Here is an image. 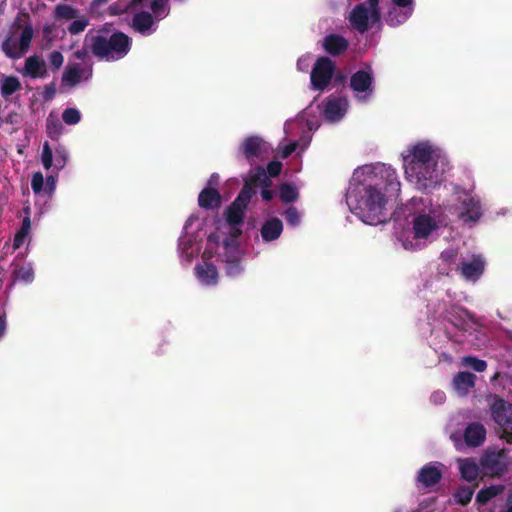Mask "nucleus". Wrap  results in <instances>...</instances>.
I'll use <instances>...</instances> for the list:
<instances>
[{
  "label": "nucleus",
  "mask_w": 512,
  "mask_h": 512,
  "mask_svg": "<svg viewBox=\"0 0 512 512\" xmlns=\"http://www.w3.org/2000/svg\"><path fill=\"white\" fill-rule=\"evenodd\" d=\"M381 179L385 182L375 185H367L364 188V195L358 201L356 213L359 218L369 225H378L387 221L385 214L386 194H395L400 191V182L397 174L390 166L382 165L378 172Z\"/></svg>",
  "instance_id": "f257e3e1"
},
{
  "label": "nucleus",
  "mask_w": 512,
  "mask_h": 512,
  "mask_svg": "<svg viewBox=\"0 0 512 512\" xmlns=\"http://www.w3.org/2000/svg\"><path fill=\"white\" fill-rule=\"evenodd\" d=\"M434 154L435 150L429 143L421 142L416 144L411 149V154L405 158L406 175L425 189L435 186L441 179Z\"/></svg>",
  "instance_id": "f03ea898"
},
{
  "label": "nucleus",
  "mask_w": 512,
  "mask_h": 512,
  "mask_svg": "<svg viewBox=\"0 0 512 512\" xmlns=\"http://www.w3.org/2000/svg\"><path fill=\"white\" fill-rule=\"evenodd\" d=\"M132 39L122 31L111 35L100 31L90 38V51L100 60L116 61L125 57L131 50Z\"/></svg>",
  "instance_id": "7ed1b4c3"
},
{
  "label": "nucleus",
  "mask_w": 512,
  "mask_h": 512,
  "mask_svg": "<svg viewBox=\"0 0 512 512\" xmlns=\"http://www.w3.org/2000/svg\"><path fill=\"white\" fill-rule=\"evenodd\" d=\"M335 69L336 65L329 57H319L310 74V83L313 90L324 91L329 86Z\"/></svg>",
  "instance_id": "20e7f679"
},
{
  "label": "nucleus",
  "mask_w": 512,
  "mask_h": 512,
  "mask_svg": "<svg viewBox=\"0 0 512 512\" xmlns=\"http://www.w3.org/2000/svg\"><path fill=\"white\" fill-rule=\"evenodd\" d=\"M491 415L502 429L501 438L512 443V404L501 398L495 399L491 405Z\"/></svg>",
  "instance_id": "39448f33"
},
{
  "label": "nucleus",
  "mask_w": 512,
  "mask_h": 512,
  "mask_svg": "<svg viewBox=\"0 0 512 512\" xmlns=\"http://www.w3.org/2000/svg\"><path fill=\"white\" fill-rule=\"evenodd\" d=\"M247 188L241 189L235 200L226 210V221L230 226H241L250 199Z\"/></svg>",
  "instance_id": "423d86ee"
},
{
  "label": "nucleus",
  "mask_w": 512,
  "mask_h": 512,
  "mask_svg": "<svg viewBox=\"0 0 512 512\" xmlns=\"http://www.w3.org/2000/svg\"><path fill=\"white\" fill-rule=\"evenodd\" d=\"M348 20L356 31L361 34L365 33L370 27V6L367 7L364 3L357 4L350 12Z\"/></svg>",
  "instance_id": "0eeeda50"
},
{
  "label": "nucleus",
  "mask_w": 512,
  "mask_h": 512,
  "mask_svg": "<svg viewBox=\"0 0 512 512\" xmlns=\"http://www.w3.org/2000/svg\"><path fill=\"white\" fill-rule=\"evenodd\" d=\"M271 187L272 181L267 175L265 169L261 166H257L254 170H251L249 176L244 180V185L241 189L247 188L250 193V199L256 194L255 187Z\"/></svg>",
  "instance_id": "6e6552de"
},
{
  "label": "nucleus",
  "mask_w": 512,
  "mask_h": 512,
  "mask_svg": "<svg viewBox=\"0 0 512 512\" xmlns=\"http://www.w3.org/2000/svg\"><path fill=\"white\" fill-rule=\"evenodd\" d=\"M485 269V261L480 255H473L470 261H462L457 267L463 278L466 280H477Z\"/></svg>",
  "instance_id": "1a4fd4ad"
},
{
  "label": "nucleus",
  "mask_w": 512,
  "mask_h": 512,
  "mask_svg": "<svg viewBox=\"0 0 512 512\" xmlns=\"http://www.w3.org/2000/svg\"><path fill=\"white\" fill-rule=\"evenodd\" d=\"M437 228L436 220L428 214H419L413 220L414 237L417 239L427 238Z\"/></svg>",
  "instance_id": "9d476101"
},
{
  "label": "nucleus",
  "mask_w": 512,
  "mask_h": 512,
  "mask_svg": "<svg viewBox=\"0 0 512 512\" xmlns=\"http://www.w3.org/2000/svg\"><path fill=\"white\" fill-rule=\"evenodd\" d=\"M442 479V471L437 463H428L424 465L418 472L417 481L423 487L429 488L438 484Z\"/></svg>",
  "instance_id": "9b49d317"
},
{
  "label": "nucleus",
  "mask_w": 512,
  "mask_h": 512,
  "mask_svg": "<svg viewBox=\"0 0 512 512\" xmlns=\"http://www.w3.org/2000/svg\"><path fill=\"white\" fill-rule=\"evenodd\" d=\"M349 47V41L340 34H329L323 39V48L331 56L344 54Z\"/></svg>",
  "instance_id": "f8f14e48"
},
{
  "label": "nucleus",
  "mask_w": 512,
  "mask_h": 512,
  "mask_svg": "<svg viewBox=\"0 0 512 512\" xmlns=\"http://www.w3.org/2000/svg\"><path fill=\"white\" fill-rule=\"evenodd\" d=\"M22 73L24 76H29L33 79H43L48 76V70L45 61L36 55L30 56L25 60Z\"/></svg>",
  "instance_id": "ddd939ff"
},
{
  "label": "nucleus",
  "mask_w": 512,
  "mask_h": 512,
  "mask_svg": "<svg viewBox=\"0 0 512 512\" xmlns=\"http://www.w3.org/2000/svg\"><path fill=\"white\" fill-rule=\"evenodd\" d=\"M222 197L219 191L213 187L204 188L198 196V204L204 209H217L221 206Z\"/></svg>",
  "instance_id": "4468645a"
},
{
  "label": "nucleus",
  "mask_w": 512,
  "mask_h": 512,
  "mask_svg": "<svg viewBox=\"0 0 512 512\" xmlns=\"http://www.w3.org/2000/svg\"><path fill=\"white\" fill-rule=\"evenodd\" d=\"M373 77L365 70L355 72L350 78V87L356 92H372Z\"/></svg>",
  "instance_id": "2eb2a0df"
},
{
  "label": "nucleus",
  "mask_w": 512,
  "mask_h": 512,
  "mask_svg": "<svg viewBox=\"0 0 512 512\" xmlns=\"http://www.w3.org/2000/svg\"><path fill=\"white\" fill-rule=\"evenodd\" d=\"M463 211L460 218L464 222H477L482 216V208L479 200L470 197L463 201Z\"/></svg>",
  "instance_id": "dca6fc26"
},
{
  "label": "nucleus",
  "mask_w": 512,
  "mask_h": 512,
  "mask_svg": "<svg viewBox=\"0 0 512 512\" xmlns=\"http://www.w3.org/2000/svg\"><path fill=\"white\" fill-rule=\"evenodd\" d=\"M195 273L199 281L207 286L215 285L218 282V270L212 263L205 262L195 267Z\"/></svg>",
  "instance_id": "f3484780"
},
{
  "label": "nucleus",
  "mask_w": 512,
  "mask_h": 512,
  "mask_svg": "<svg viewBox=\"0 0 512 512\" xmlns=\"http://www.w3.org/2000/svg\"><path fill=\"white\" fill-rule=\"evenodd\" d=\"M486 436V430L482 424L472 423L467 426L464 432V439L468 446L477 447L481 445Z\"/></svg>",
  "instance_id": "a211bd4d"
},
{
  "label": "nucleus",
  "mask_w": 512,
  "mask_h": 512,
  "mask_svg": "<svg viewBox=\"0 0 512 512\" xmlns=\"http://www.w3.org/2000/svg\"><path fill=\"white\" fill-rule=\"evenodd\" d=\"M283 231V224L279 218L266 220L261 227V236L264 241L271 242L278 239Z\"/></svg>",
  "instance_id": "6ab92c4d"
},
{
  "label": "nucleus",
  "mask_w": 512,
  "mask_h": 512,
  "mask_svg": "<svg viewBox=\"0 0 512 512\" xmlns=\"http://www.w3.org/2000/svg\"><path fill=\"white\" fill-rule=\"evenodd\" d=\"M262 145L263 140L260 137L249 136L243 141L241 145L242 154L248 161H252L254 158L261 155Z\"/></svg>",
  "instance_id": "aec40b11"
},
{
  "label": "nucleus",
  "mask_w": 512,
  "mask_h": 512,
  "mask_svg": "<svg viewBox=\"0 0 512 512\" xmlns=\"http://www.w3.org/2000/svg\"><path fill=\"white\" fill-rule=\"evenodd\" d=\"M154 24L153 16L146 11L134 14L132 18V27L141 34H147Z\"/></svg>",
  "instance_id": "412c9836"
},
{
  "label": "nucleus",
  "mask_w": 512,
  "mask_h": 512,
  "mask_svg": "<svg viewBox=\"0 0 512 512\" xmlns=\"http://www.w3.org/2000/svg\"><path fill=\"white\" fill-rule=\"evenodd\" d=\"M459 470L461 477L468 481H476L479 477V467L471 458L459 459Z\"/></svg>",
  "instance_id": "4be33fe9"
},
{
  "label": "nucleus",
  "mask_w": 512,
  "mask_h": 512,
  "mask_svg": "<svg viewBox=\"0 0 512 512\" xmlns=\"http://www.w3.org/2000/svg\"><path fill=\"white\" fill-rule=\"evenodd\" d=\"M345 113L342 102L338 98H328L324 107V115L330 121L340 120Z\"/></svg>",
  "instance_id": "5701e85b"
},
{
  "label": "nucleus",
  "mask_w": 512,
  "mask_h": 512,
  "mask_svg": "<svg viewBox=\"0 0 512 512\" xmlns=\"http://www.w3.org/2000/svg\"><path fill=\"white\" fill-rule=\"evenodd\" d=\"M476 376L467 371L458 372L453 378V384L457 391L467 393L475 386Z\"/></svg>",
  "instance_id": "b1692460"
},
{
  "label": "nucleus",
  "mask_w": 512,
  "mask_h": 512,
  "mask_svg": "<svg viewBox=\"0 0 512 512\" xmlns=\"http://www.w3.org/2000/svg\"><path fill=\"white\" fill-rule=\"evenodd\" d=\"M84 71L77 64L66 66L62 74V83L69 87L76 86L81 82Z\"/></svg>",
  "instance_id": "393cba45"
},
{
  "label": "nucleus",
  "mask_w": 512,
  "mask_h": 512,
  "mask_svg": "<svg viewBox=\"0 0 512 512\" xmlns=\"http://www.w3.org/2000/svg\"><path fill=\"white\" fill-rule=\"evenodd\" d=\"M412 13L413 8L401 10L399 7H393L388 12L386 22L389 26L397 27L406 22Z\"/></svg>",
  "instance_id": "a878e982"
},
{
  "label": "nucleus",
  "mask_w": 512,
  "mask_h": 512,
  "mask_svg": "<svg viewBox=\"0 0 512 512\" xmlns=\"http://www.w3.org/2000/svg\"><path fill=\"white\" fill-rule=\"evenodd\" d=\"M24 210L27 215L23 218L21 227L16 232V234L14 236V239H13V249L14 250L19 249L23 245V243H24L25 239L27 238V236L29 235V232L31 229V219L29 216L30 208L26 207Z\"/></svg>",
  "instance_id": "bb28decb"
},
{
  "label": "nucleus",
  "mask_w": 512,
  "mask_h": 512,
  "mask_svg": "<svg viewBox=\"0 0 512 512\" xmlns=\"http://www.w3.org/2000/svg\"><path fill=\"white\" fill-rule=\"evenodd\" d=\"M13 281H23L26 284L32 283L34 280V271L29 264H15L12 271Z\"/></svg>",
  "instance_id": "cd10ccee"
},
{
  "label": "nucleus",
  "mask_w": 512,
  "mask_h": 512,
  "mask_svg": "<svg viewBox=\"0 0 512 512\" xmlns=\"http://www.w3.org/2000/svg\"><path fill=\"white\" fill-rule=\"evenodd\" d=\"M503 490V485H491L487 488H483L476 495V503L479 505H485L490 500L501 494Z\"/></svg>",
  "instance_id": "c85d7f7f"
},
{
  "label": "nucleus",
  "mask_w": 512,
  "mask_h": 512,
  "mask_svg": "<svg viewBox=\"0 0 512 512\" xmlns=\"http://www.w3.org/2000/svg\"><path fill=\"white\" fill-rule=\"evenodd\" d=\"M21 89V83L17 77L4 76L1 84V94L4 97L14 94Z\"/></svg>",
  "instance_id": "c756f323"
},
{
  "label": "nucleus",
  "mask_w": 512,
  "mask_h": 512,
  "mask_svg": "<svg viewBox=\"0 0 512 512\" xmlns=\"http://www.w3.org/2000/svg\"><path fill=\"white\" fill-rule=\"evenodd\" d=\"M474 494V486H460L457 488V490L454 492L453 497L456 501V503L466 506L470 503L472 497Z\"/></svg>",
  "instance_id": "7c9ffc66"
},
{
  "label": "nucleus",
  "mask_w": 512,
  "mask_h": 512,
  "mask_svg": "<svg viewBox=\"0 0 512 512\" xmlns=\"http://www.w3.org/2000/svg\"><path fill=\"white\" fill-rule=\"evenodd\" d=\"M54 16L56 19L72 20L78 18L79 11L67 4H58L55 7Z\"/></svg>",
  "instance_id": "2f4dec72"
},
{
  "label": "nucleus",
  "mask_w": 512,
  "mask_h": 512,
  "mask_svg": "<svg viewBox=\"0 0 512 512\" xmlns=\"http://www.w3.org/2000/svg\"><path fill=\"white\" fill-rule=\"evenodd\" d=\"M279 196L282 202L291 203L298 199V191L296 187L290 183H283L279 188Z\"/></svg>",
  "instance_id": "473e14b6"
},
{
  "label": "nucleus",
  "mask_w": 512,
  "mask_h": 512,
  "mask_svg": "<svg viewBox=\"0 0 512 512\" xmlns=\"http://www.w3.org/2000/svg\"><path fill=\"white\" fill-rule=\"evenodd\" d=\"M462 364L470 367L476 372H483L487 368V362L474 356H465L462 358Z\"/></svg>",
  "instance_id": "72a5a7b5"
},
{
  "label": "nucleus",
  "mask_w": 512,
  "mask_h": 512,
  "mask_svg": "<svg viewBox=\"0 0 512 512\" xmlns=\"http://www.w3.org/2000/svg\"><path fill=\"white\" fill-rule=\"evenodd\" d=\"M225 271L228 276L235 277L241 274L243 268L240 259L234 257L226 260Z\"/></svg>",
  "instance_id": "f704fd0d"
},
{
  "label": "nucleus",
  "mask_w": 512,
  "mask_h": 512,
  "mask_svg": "<svg viewBox=\"0 0 512 512\" xmlns=\"http://www.w3.org/2000/svg\"><path fill=\"white\" fill-rule=\"evenodd\" d=\"M33 38V30L31 27H25L19 38V50L21 53H24L28 50L30 43Z\"/></svg>",
  "instance_id": "c9c22d12"
},
{
  "label": "nucleus",
  "mask_w": 512,
  "mask_h": 512,
  "mask_svg": "<svg viewBox=\"0 0 512 512\" xmlns=\"http://www.w3.org/2000/svg\"><path fill=\"white\" fill-rule=\"evenodd\" d=\"M62 119L67 125H75L81 119V114L76 108H67L62 113Z\"/></svg>",
  "instance_id": "e433bc0d"
},
{
  "label": "nucleus",
  "mask_w": 512,
  "mask_h": 512,
  "mask_svg": "<svg viewBox=\"0 0 512 512\" xmlns=\"http://www.w3.org/2000/svg\"><path fill=\"white\" fill-rule=\"evenodd\" d=\"M88 24L89 21L86 17L75 18V20L69 25L68 32L72 35H77L83 32Z\"/></svg>",
  "instance_id": "4c0bfd02"
},
{
  "label": "nucleus",
  "mask_w": 512,
  "mask_h": 512,
  "mask_svg": "<svg viewBox=\"0 0 512 512\" xmlns=\"http://www.w3.org/2000/svg\"><path fill=\"white\" fill-rule=\"evenodd\" d=\"M500 455L496 453L487 454L483 460L482 465L492 471H499Z\"/></svg>",
  "instance_id": "58836bf2"
},
{
  "label": "nucleus",
  "mask_w": 512,
  "mask_h": 512,
  "mask_svg": "<svg viewBox=\"0 0 512 512\" xmlns=\"http://www.w3.org/2000/svg\"><path fill=\"white\" fill-rule=\"evenodd\" d=\"M41 161H42L43 167L46 170H49L53 165V152H52V149L48 142H45L43 144Z\"/></svg>",
  "instance_id": "ea45409f"
},
{
  "label": "nucleus",
  "mask_w": 512,
  "mask_h": 512,
  "mask_svg": "<svg viewBox=\"0 0 512 512\" xmlns=\"http://www.w3.org/2000/svg\"><path fill=\"white\" fill-rule=\"evenodd\" d=\"M287 223L293 227L300 223V214L296 207L290 206L284 213Z\"/></svg>",
  "instance_id": "a19ab883"
},
{
  "label": "nucleus",
  "mask_w": 512,
  "mask_h": 512,
  "mask_svg": "<svg viewBox=\"0 0 512 512\" xmlns=\"http://www.w3.org/2000/svg\"><path fill=\"white\" fill-rule=\"evenodd\" d=\"M62 130H63V126L58 120L57 121H51V120L47 121V134L51 139L54 140V139L58 138L61 135Z\"/></svg>",
  "instance_id": "79ce46f5"
},
{
  "label": "nucleus",
  "mask_w": 512,
  "mask_h": 512,
  "mask_svg": "<svg viewBox=\"0 0 512 512\" xmlns=\"http://www.w3.org/2000/svg\"><path fill=\"white\" fill-rule=\"evenodd\" d=\"M55 168L60 170L63 169L68 160V154L64 147H59L55 152Z\"/></svg>",
  "instance_id": "37998d69"
},
{
  "label": "nucleus",
  "mask_w": 512,
  "mask_h": 512,
  "mask_svg": "<svg viewBox=\"0 0 512 512\" xmlns=\"http://www.w3.org/2000/svg\"><path fill=\"white\" fill-rule=\"evenodd\" d=\"M17 45L16 43L12 42L10 38H7L2 43V50L6 54L7 57L15 59L19 56V54L16 52Z\"/></svg>",
  "instance_id": "c03bdc74"
},
{
  "label": "nucleus",
  "mask_w": 512,
  "mask_h": 512,
  "mask_svg": "<svg viewBox=\"0 0 512 512\" xmlns=\"http://www.w3.org/2000/svg\"><path fill=\"white\" fill-rule=\"evenodd\" d=\"M31 188L35 194L40 193L44 189V176L41 172H35L33 174Z\"/></svg>",
  "instance_id": "a18cd8bd"
},
{
  "label": "nucleus",
  "mask_w": 512,
  "mask_h": 512,
  "mask_svg": "<svg viewBox=\"0 0 512 512\" xmlns=\"http://www.w3.org/2000/svg\"><path fill=\"white\" fill-rule=\"evenodd\" d=\"M380 0H368V4L370 6L371 13V23L375 24L381 20V11L379 7Z\"/></svg>",
  "instance_id": "49530a36"
},
{
  "label": "nucleus",
  "mask_w": 512,
  "mask_h": 512,
  "mask_svg": "<svg viewBox=\"0 0 512 512\" xmlns=\"http://www.w3.org/2000/svg\"><path fill=\"white\" fill-rule=\"evenodd\" d=\"M42 99L44 102L52 101L56 95V84L55 82H51L46 84L43 88Z\"/></svg>",
  "instance_id": "de8ad7c7"
},
{
  "label": "nucleus",
  "mask_w": 512,
  "mask_h": 512,
  "mask_svg": "<svg viewBox=\"0 0 512 512\" xmlns=\"http://www.w3.org/2000/svg\"><path fill=\"white\" fill-rule=\"evenodd\" d=\"M50 65L54 70H59L64 62V57L61 52L53 51L49 55Z\"/></svg>",
  "instance_id": "09e8293b"
},
{
  "label": "nucleus",
  "mask_w": 512,
  "mask_h": 512,
  "mask_svg": "<svg viewBox=\"0 0 512 512\" xmlns=\"http://www.w3.org/2000/svg\"><path fill=\"white\" fill-rule=\"evenodd\" d=\"M457 255L458 252L456 249L448 248L441 252L440 258L444 263L450 265L455 262Z\"/></svg>",
  "instance_id": "8fccbe9b"
},
{
  "label": "nucleus",
  "mask_w": 512,
  "mask_h": 512,
  "mask_svg": "<svg viewBox=\"0 0 512 512\" xmlns=\"http://www.w3.org/2000/svg\"><path fill=\"white\" fill-rule=\"evenodd\" d=\"M267 175L270 177H277L282 171V163L279 161H270L265 170Z\"/></svg>",
  "instance_id": "3c124183"
},
{
  "label": "nucleus",
  "mask_w": 512,
  "mask_h": 512,
  "mask_svg": "<svg viewBox=\"0 0 512 512\" xmlns=\"http://www.w3.org/2000/svg\"><path fill=\"white\" fill-rule=\"evenodd\" d=\"M151 10L153 11V13L156 15V16H164L166 13H165V10H166V7H165V1L164 0H153L151 2Z\"/></svg>",
  "instance_id": "603ef678"
},
{
  "label": "nucleus",
  "mask_w": 512,
  "mask_h": 512,
  "mask_svg": "<svg viewBox=\"0 0 512 512\" xmlns=\"http://www.w3.org/2000/svg\"><path fill=\"white\" fill-rule=\"evenodd\" d=\"M56 188V177L53 175H49L46 178L44 191L47 195H52Z\"/></svg>",
  "instance_id": "864d4df0"
},
{
  "label": "nucleus",
  "mask_w": 512,
  "mask_h": 512,
  "mask_svg": "<svg viewBox=\"0 0 512 512\" xmlns=\"http://www.w3.org/2000/svg\"><path fill=\"white\" fill-rule=\"evenodd\" d=\"M297 148V143L296 142H291L289 143L288 145H286L282 152H281V157L282 158H287L289 157Z\"/></svg>",
  "instance_id": "5fc2aeb1"
},
{
  "label": "nucleus",
  "mask_w": 512,
  "mask_h": 512,
  "mask_svg": "<svg viewBox=\"0 0 512 512\" xmlns=\"http://www.w3.org/2000/svg\"><path fill=\"white\" fill-rule=\"evenodd\" d=\"M445 398H446L445 393L442 391H436L431 396V400L435 404H442L445 401Z\"/></svg>",
  "instance_id": "6e6d98bb"
},
{
  "label": "nucleus",
  "mask_w": 512,
  "mask_h": 512,
  "mask_svg": "<svg viewBox=\"0 0 512 512\" xmlns=\"http://www.w3.org/2000/svg\"><path fill=\"white\" fill-rule=\"evenodd\" d=\"M275 193L273 190H270L269 187H262L261 197L265 201H270L273 199Z\"/></svg>",
  "instance_id": "4d7b16f0"
},
{
  "label": "nucleus",
  "mask_w": 512,
  "mask_h": 512,
  "mask_svg": "<svg viewBox=\"0 0 512 512\" xmlns=\"http://www.w3.org/2000/svg\"><path fill=\"white\" fill-rule=\"evenodd\" d=\"M394 5L399 7V8H403V9H408V8H412V4L414 2V0H392Z\"/></svg>",
  "instance_id": "13d9d810"
},
{
  "label": "nucleus",
  "mask_w": 512,
  "mask_h": 512,
  "mask_svg": "<svg viewBox=\"0 0 512 512\" xmlns=\"http://www.w3.org/2000/svg\"><path fill=\"white\" fill-rule=\"evenodd\" d=\"M7 329L6 314H0V339L5 335Z\"/></svg>",
  "instance_id": "bf43d9fd"
},
{
  "label": "nucleus",
  "mask_w": 512,
  "mask_h": 512,
  "mask_svg": "<svg viewBox=\"0 0 512 512\" xmlns=\"http://www.w3.org/2000/svg\"><path fill=\"white\" fill-rule=\"evenodd\" d=\"M242 234L240 226H230V235L233 238H238Z\"/></svg>",
  "instance_id": "052dcab7"
},
{
  "label": "nucleus",
  "mask_w": 512,
  "mask_h": 512,
  "mask_svg": "<svg viewBox=\"0 0 512 512\" xmlns=\"http://www.w3.org/2000/svg\"><path fill=\"white\" fill-rule=\"evenodd\" d=\"M218 181H219V176H218V174L213 173V174L210 176L209 180H208V185H209V186L217 185V184H218Z\"/></svg>",
  "instance_id": "680f3d73"
},
{
  "label": "nucleus",
  "mask_w": 512,
  "mask_h": 512,
  "mask_svg": "<svg viewBox=\"0 0 512 512\" xmlns=\"http://www.w3.org/2000/svg\"><path fill=\"white\" fill-rule=\"evenodd\" d=\"M86 55H87V51L84 50V49L78 50V51L75 52V56L78 59H82L83 60L86 57Z\"/></svg>",
  "instance_id": "e2e57ef3"
},
{
  "label": "nucleus",
  "mask_w": 512,
  "mask_h": 512,
  "mask_svg": "<svg viewBox=\"0 0 512 512\" xmlns=\"http://www.w3.org/2000/svg\"><path fill=\"white\" fill-rule=\"evenodd\" d=\"M302 62H303V60H302V59H299V60L297 61V67H298V69H299V70H303V68H302V67H304V64H302Z\"/></svg>",
  "instance_id": "0e129e2a"
},
{
  "label": "nucleus",
  "mask_w": 512,
  "mask_h": 512,
  "mask_svg": "<svg viewBox=\"0 0 512 512\" xmlns=\"http://www.w3.org/2000/svg\"><path fill=\"white\" fill-rule=\"evenodd\" d=\"M302 62H303V60H302V59H299V60L297 61V67H298V69H299V70H303V68H302V67H304V64H302Z\"/></svg>",
  "instance_id": "69168bd1"
},
{
  "label": "nucleus",
  "mask_w": 512,
  "mask_h": 512,
  "mask_svg": "<svg viewBox=\"0 0 512 512\" xmlns=\"http://www.w3.org/2000/svg\"><path fill=\"white\" fill-rule=\"evenodd\" d=\"M108 0H96L97 3L101 4V3H105L107 2Z\"/></svg>",
  "instance_id": "338daca9"
},
{
  "label": "nucleus",
  "mask_w": 512,
  "mask_h": 512,
  "mask_svg": "<svg viewBox=\"0 0 512 512\" xmlns=\"http://www.w3.org/2000/svg\"><path fill=\"white\" fill-rule=\"evenodd\" d=\"M508 502L511 504L512 503V495H510V497L508 498Z\"/></svg>",
  "instance_id": "774afa93"
}]
</instances>
